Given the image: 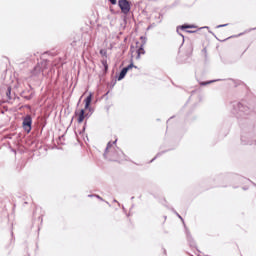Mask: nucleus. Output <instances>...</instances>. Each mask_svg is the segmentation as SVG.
Wrapping results in <instances>:
<instances>
[{"instance_id": "obj_1", "label": "nucleus", "mask_w": 256, "mask_h": 256, "mask_svg": "<svg viewBox=\"0 0 256 256\" xmlns=\"http://www.w3.org/2000/svg\"><path fill=\"white\" fill-rule=\"evenodd\" d=\"M117 143V140L113 142L108 143L106 151L104 153L105 159L108 161H123V157H125V154L123 151L119 150V148L115 147V144Z\"/></svg>"}, {"instance_id": "obj_2", "label": "nucleus", "mask_w": 256, "mask_h": 256, "mask_svg": "<svg viewBox=\"0 0 256 256\" xmlns=\"http://www.w3.org/2000/svg\"><path fill=\"white\" fill-rule=\"evenodd\" d=\"M92 100H93V94H89L87 98L84 100L85 101L84 109L75 111V117L77 118L78 123H83V121H85V118L87 117V115L85 114V110L89 109Z\"/></svg>"}, {"instance_id": "obj_3", "label": "nucleus", "mask_w": 256, "mask_h": 256, "mask_svg": "<svg viewBox=\"0 0 256 256\" xmlns=\"http://www.w3.org/2000/svg\"><path fill=\"white\" fill-rule=\"evenodd\" d=\"M140 40L136 43V47H131L132 57L136 55V59H141V55H145V38L140 37Z\"/></svg>"}, {"instance_id": "obj_4", "label": "nucleus", "mask_w": 256, "mask_h": 256, "mask_svg": "<svg viewBox=\"0 0 256 256\" xmlns=\"http://www.w3.org/2000/svg\"><path fill=\"white\" fill-rule=\"evenodd\" d=\"M31 125H33V119L31 115H27L23 118L22 127L26 133H31Z\"/></svg>"}, {"instance_id": "obj_5", "label": "nucleus", "mask_w": 256, "mask_h": 256, "mask_svg": "<svg viewBox=\"0 0 256 256\" xmlns=\"http://www.w3.org/2000/svg\"><path fill=\"white\" fill-rule=\"evenodd\" d=\"M118 5L124 15H127L131 11V4L127 0H119Z\"/></svg>"}, {"instance_id": "obj_6", "label": "nucleus", "mask_w": 256, "mask_h": 256, "mask_svg": "<svg viewBox=\"0 0 256 256\" xmlns=\"http://www.w3.org/2000/svg\"><path fill=\"white\" fill-rule=\"evenodd\" d=\"M133 67V64H130L129 66L123 68L119 74L118 81H121L122 79H125V75L129 72V70Z\"/></svg>"}, {"instance_id": "obj_7", "label": "nucleus", "mask_w": 256, "mask_h": 256, "mask_svg": "<svg viewBox=\"0 0 256 256\" xmlns=\"http://www.w3.org/2000/svg\"><path fill=\"white\" fill-rule=\"evenodd\" d=\"M101 64L104 67V72L107 73V71H109V64H107V58H102Z\"/></svg>"}, {"instance_id": "obj_8", "label": "nucleus", "mask_w": 256, "mask_h": 256, "mask_svg": "<svg viewBox=\"0 0 256 256\" xmlns=\"http://www.w3.org/2000/svg\"><path fill=\"white\" fill-rule=\"evenodd\" d=\"M100 55H101L102 59H107V50L101 49Z\"/></svg>"}, {"instance_id": "obj_9", "label": "nucleus", "mask_w": 256, "mask_h": 256, "mask_svg": "<svg viewBox=\"0 0 256 256\" xmlns=\"http://www.w3.org/2000/svg\"><path fill=\"white\" fill-rule=\"evenodd\" d=\"M193 27H194L193 25L184 24V25L180 26V29H182V31H183L185 29H193Z\"/></svg>"}, {"instance_id": "obj_10", "label": "nucleus", "mask_w": 256, "mask_h": 256, "mask_svg": "<svg viewBox=\"0 0 256 256\" xmlns=\"http://www.w3.org/2000/svg\"><path fill=\"white\" fill-rule=\"evenodd\" d=\"M7 97L11 96V88H8L7 92H6Z\"/></svg>"}, {"instance_id": "obj_11", "label": "nucleus", "mask_w": 256, "mask_h": 256, "mask_svg": "<svg viewBox=\"0 0 256 256\" xmlns=\"http://www.w3.org/2000/svg\"><path fill=\"white\" fill-rule=\"evenodd\" d=\"M110 1V3L112 4V5H116L117 4V0H109Z\"/></svg>"}, {"instance_id": "obj_12", "label": "nucleus", "mask_w": 256, "mask_h": 256, "mask_svg": "<svg viewBox=\"0 0 256 256\" xmlns=\"http://www.w3.org/2000/svg\"><path fill=\"white\" fill-rule=\"evenodd\" d=\"M85 133V127H83L82 132H79L80 135H83Z\"/></svg>"}, {"instance_id": "obj_13", "label": "nucleus", "mask_w": 256, "mask_h": 256, "mask_svg": "<svg viewBox=\"0 0 256 256\" xmlns=\"http://www.w3.org/2000/svg\"><path fill=\"white\" fill-rule=\"evenodd\" d=\"M191 53H193V48L192 47L189 48V55H191Z\"/></svg>"}, {"instance_id": "obj_14", "label": "nucleus", "mask_w": 256, "mask_h": 256, "mask_svg": "<svg viewBox=\"0 0 256 256\" xmlns=\"http://www.w3.org/2000/svg\"><path fill=\"white\" fill-rule=\"evenodd\" d=\"M187 33H194L193 31H191V30H187Z\"/></svg>"}, {"instance_id": "obj_15", "label": "nucleus", "mask_w": 256, "mask_h": 256, "mask_svg": "<svg viewBox=\"0 0 256 256\" xmlns=\"http://www.w3.org/2000/svg\"><path fill=\"white\" fill-rule=\"evenodd\" d=\"M208 83L207 82H202V85H207Z\"/></svg>"}]
</instances>
